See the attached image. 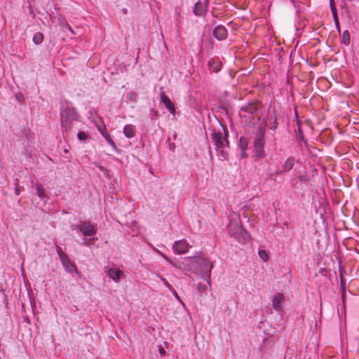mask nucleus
Instances as JSON below:
<instances>
[{"label": "nucleus", "instance_id": "e433bc0d", "mask_svg": "<svg viewBox=\"0 0 359 359\" xmlns=\"http://www.w3.org/2000/svg\"><path fill=\"white\" fill-rule=\"evenodd\" d=\"M88 236H85V238H83L82 240H81V242L80 243V245H85V246H87L88 245Z\"/></svg>", "mask_w": 359, "mask_h": 359}, {"label": "nucleus", "instance_id": "6e6552de", "mask_svg": "<svg viewBox=\"0 0 359 359\" xmlns=\"http://www.w3.org/2000/svg\"><path fill=\"white\" fill-rule=\"evenodd\" d=\"M172 248L174 252L179 255L184 254L188 252L189 245L185 240H180L174 243Z\"/></svg>", "mask_w": 359, "mask_h": 359}, {"label": "nucleus", "instance_id": "c756f323", "mask_svg": "<svg viewBox=\"0 0 359 359\" xmlns=\"http://www.w3.org/2000/svg\"><path fill=\"white\" fill-rule=\"evenodd\" d=\"M162 256L163 257V258L165 259H166L168 262H170L172 266H174L175 267H176V268H177L179 269H181V266H179L177 264H175V262H173L170 259H169L165 255H162Z\"/></svg>", "mask_w": 359, "mask_h": 359}, {"label": "nucleus", "instance_id": "6ab92c4d", "mask_svg": "<svg viewBox=\"0 0 359 359\" xmlns=\"http://www.w3.org/2000/svg\"><path fill=\"white\" fill-rule=\"evenodd\" d=\"M206 12V9L204 10L203 5L201 1H198L194 5V13L196 16H202L203 13Z\"/></svg>", "mask_w": 359, "mask_h": 359}, {"label": "nucleus", "instance_id": "49530a36", "mask_svg": "<svg viewBox=\"0 0 359 359\" xmlns=\"http://www.w3.org/2000/svg\"><path fill=\"white\" fill-rule=\"evenodd\" d=\"M163 280L165 281V285H168V286H169L168 283L166 280H165L164 279H163Z\"/></svg>", "mask_w": 359, "mask_h": 359}, {"label": "nucleus", "instance_id": "de8ad7c7", "mask_svg": "<svg viewBox=\"0 0 359 359\" xmlns=\"http://www.w3.org/2000/svg\"><path fill=\"white\" fill-rule=\"evenodd\" d=\"M25 321H26L27 323H29V320L28 318H27L25 319Z\"/></svg>", "mask_w": 359, "mask_h": 359}, {"label": "nucleus", "instance_id": "3c124183", "mask_svg": "<svg viewBox=\"0 0 359 359\" xmlns=\"http://www.w3.org/2000/svg\"><path fill=\"white\" fill-rule=\"evenodd\" d=\"M64 152L67 153V152H68V151H67V149H65V150H64Z\"/></svg>", "mask_w": 359, "mask_h": 359}, {"label": "nucleus", "instance_id": "f704fd0d", "mask_svg": "<svg viewBox=\"0 0 359 359\" xmlns=\"http://www.w3.org/2000/svg\"><path fill=\"white\" fill-rule=\"evenodd\" d=\"M298 178L300 182H306L308 180L306 175H300Z\"/></svg>", "mask_w": 359, "mask_h": 359}, {"label": "nucleus", "instance_id": "a19ab883", "mask_svg": "<svg viewBox=\"0 0 359 359\" xmlns=\"http://www.w3.org/2000/svg\"><path fill=\"white\" fill-rule=\"evenodd\" d=\"M336 25V28L338 30L339 32H340V25H339V22H338V24H335Z\"/></svg>", "mask_w": 359, "mask_h": 359}, {"label": "nucleus", "instance_id": "9b49d317", "mask_svg": "<svg viewBox=\"0 0 359 359\" xmlns=\"http://www.w3.org/2000/svg\"><path fill=\"white\" fill-rule=\"evenodd\" d=\"M98 130L100 133V134L102 135V137L106 140V141L108 142V144L113 148V149L119 153V149L117 148L115 142L113 141V140L111 138L110 135L108 133L107 129L105 127H98Z\"/></svg>", "mask_w": 359, "mask_h": 359}, {"label": "nucleus", "instance_id": "f03ea898", "mask_svg": "<svg viewBox=\"0 0 359 359\" xmlns=\"http://www.w3.org/2000/svg\"><path fill=\"white\" fill-rule=\"evenodd\" d=\"M220 125L223 129V133L220 131L217 132L214 130L211 134V138L215 145L216 150L219 152V159L223 161L227 159L228 157L226 149H229V142L228 140L229 131L225 125L221 123Z\"/></svg>", "mask_w": 359, "mask_h": 359}, {"label": "nucleus", "instance_id": "c9c22d12", "mask_svg": "<svg viewBox=\"0 0 359 359\" xmlns=\"http://www.w3.org/2000/svg\"><path fill=\"white\" fill-rule=\"evenodd\" d=\"M332 16H333V19H334V23L335 24H338L339 18H338L337 11H335V13H332Z\"/></svg>", "mask_w": 359, "mask_h": 359}, {"label": "nucleus", "instance_id": "f3484780", "mask_svg": "<svg viewBox=\"0 0 359 359\" xmlns=\"http://www.w3.org/2000/svg\"><path fill=\"white\" fill-rule=\"evenodd\" d=\"M267 126L269 128L273 131H276L277 128V117L276 115V110L269 116Z\"/></svg>", "mask_w": 359, "mask_h": 359}, {"label": "nucleus", "instance_id": "37998d69", "mask_svg": "<svg viewBox=\"0 0 359 359\" xmlns=\"http://www.w3.org/2000/svg\"><path fill=\"white\" fill-rule=\"evenodd\" d=\"M99 168H100V170L101 171H103V172H104V171H105V170H106V169H105L103 166H102V165H99Z\"/></svg>", "mask_w": 359, "mask_h": 359}, {"label": "nucleus", "instance_id": "a211bd4d", "mask_svg": "<svg viewBox=\"0 0 359 359\" xmlns=\"http://www.w3.org/2000/svg\"><path fill=\"white\" fill-rule=\"evenodd\" d=\"M294 165V158L293 157H290L286 159L284 165H283V170H280L278 174H282L283 172L290 171L291 170Z\"/></svg>", "mask_w": 359, "mask_h": 359}, {"label": "nucleus", "instance_id": "7c9ffc66", "mask_svg": "<svg viewBox=\"0 0 359 359\" xmlns=\"http://www.w3.org/2000/svg\"><path fill=\"white\" fill-rule=\"evenodd\" d=\"M330 6L332 13H335V11H337L334 0H330Z\"/></svg>", "mask_w": 359, "mask_h": 359}, {"label": "nucleus", "instance_id": "b1692460", "mask_svg": "<svg viewBox=\"0 0 359 359\" xmlns=\"http://www.w3.org/2000/svg\"><path fill=\"white\" fill-rule=\"evenodd\" d=\"M126 97L131 102L136 103L137 102V95L133 91H130L126 94Z\"/></svg>", "mask_w": 359, "mask_h": 359}, {"label": "nucleus", "instance_id": "2eb2a0df", "mask_svg": "<svg viewBox=\"0 0 359 359\" xmlns=\"http://www.w3.org/2000/svg\"><path fill=\"white\" fill-rule=\"evenodd\" d=\"M61 262L67 272L72 273V272L75 271V272L78 273V269H77L76 265L71 261V259L69 258V257L61 260Z\"/></svg>", "mask_w": 359, "mask_h": 359}, {"label": "nucleus", "instance_id": "72a5a7b5", "mask_svg": "<svg viewBox=\"0 0 359 359\" xmlns=\"http://www.w3.org/2000/svg\"><path fill=\"white\" fill-rule=\"evenodd\" d=\"M15 184V195L19 196L21 193V190H22V187H20L18 184Z\"/></svg>", "mask_w": 359, "mask_h": 359}, {"label": "nucleus", "instance_id": "f8f14e48", "mask_svg": "<svg viewBox=\"0 0 359 359\" xmlns=\"http://www.w3.org/2000/svg\"><path fill=\"white\" fill-rule=\"evenodd\" d=\"M161 100L165 106L166 109L172 115L175 114V107L170 99L163 93L161 94Z\"/></svg>", "mask_w": 359, "mask_h": 359}, {"label": "nucleus", "instance_id": "dca6fc26", "mask_svg": "<svg viewBox=\"0 0 359 359\" xmlns=\"http://www.w3.org/2000/svg\"><path fill=\"white\" fill-rule=\"evenodd\" d=\"M222 66V64L221 62L213 58L210 59L208 62V67L210 71L215 73H217L221 70Z\"/></svg>", "mask_w": 359, "mask_h": 359}, {"label": "nucleus", "instance_id": "9d476101", "mask_svg": "<svg viewBox=\"0 0 359 359\" xmlns=\"http://www.w3.org/2000/svg\"><path fill=\"white\" fill-rule=\"evenodd\" d=\"M259 107L257 104L254 102H249L246 104L243 105L241 111L247 112L248 114L252 115V118H254V115L258 111Z\"/></svg>", "mask_w": 359, "mask_h": 359}, {"label": "nucleus", "instance_id": "bb28decb", "mask_svg": "<svg viewBox=\"0 0 359 359\" xmlns=\"http://www.w3.org/2000/svg\"><path fill=\"white\" fill-rule=\"evenodd\" d=\"M297 124H298L297 133H298L299 138L302 141L306 142L305 138H304V136L303 131H302V128H301V126H300V122H299V121H297Z\"/></svg>", "mask_w": 359, "mask_h": 359}, {"label": "nucleus", "instance_id": "412c9836", "mask_svg": "<svg viewBox=\"0 0 359 359\" xmlns=\"http://www.w3.org/2000/svg\"><path fill=\"white\" fill-rule=\"evenodd\" d=\"M36 194L40 198L41 200H43L45 198H48L47 195L45 193L44 188L40 184H36Z\"/></svg>", "mask_w": 359, "mask_h": 359}, {"label": "nucleus", "instance_id": "79ce46f5", "mask_svg": "<svg viewBox=\"0 0 359 359\" xmlns=\"http://www.w3.org/2000/svg\"><path fill=\"white\" fill-rule=\"evenodd\" d=\"M208 151H209V154L210 156V158H212V151H211V148H210V146L208 147Z\"/></svg>", "mask_w": 359, "mask_h": 359}, {"label": "nucleus", "instance_id": "ea45409f", "mask_svg": "<svg viewBox=\"0 0 359 359\" xmlns=\"http://www.w3.org/2000/svg\"><path fill=\"white\" fill-rule=\"evenodd\" d=\"M159 353H160L161 355H165V351L163 348H159Z\"/></svg>", "mask_w": 359, "mask_h": 359}, {"label": "nucleus", "instance_id": "393cba45", "mask_svg": "<svg viewBox=\"0 0 359 359\" xmlns=\"http://www.w3.org/2000/svg\"><path fill=\"white\" fill-rule=\"evenodd\" d=\"M56 252H57V254L58 255V257L61 260L65 259L66 257H67L68 256L63 252V250H62V248L59 246H56Z\"/></svg>", "mask_w": 359, "mask_h": 359}, {"label": "nucleus", "instance_id": "c03bdc74", "mask_svg": "<svg viewBox=\"0 0 359 359\" xmlns=\"http://www.w3.org/2000/svg\"><path fill=\"white\" fill-rule=\"evenodd\" d=\"M208 4H209V0H205V7H207L208 6Z\"/></svg>", "mask_w": 359, "mask_h": 359}, {"label": "nucleus", "instance_id": "20e7f679", "mask_svg": "<svg viewBox=\"0 0 359 359\" xmlns=\"http://www.w3.org/2000/svg\"><path fill=\"white\" fill-rule=\"evenodd\" d=\"M264 135L265 130L263 128H259L253 141L252 157L255 158V161H261L266 156Z\"/></svg>", "mask_w": 359, "mask_h": 359}, {"label": "nucleus", "instance_id": "4be33fe9", "mask_svg": "<svg viewBox=\"0 0 359 359\" xmlns=\"http://www.w3.org/2000/svg\"><path fill=\"white\" fill-rule=\"evenodd\" d=\"M340 41L341 43L346 46H348L350 43V33L348 30L343 32Z\"/></svg>", "mask_w": 359, "mask_h": 359}, {"label": "nucleus", "instance_id": "aec40b11", "mask_svg": "<svg viewBox=\"0 0 359 359\" xmlns=\"http://www.w3.org/2000/svg\"><path fill=\"white\" fill-rule=\"evenodd\" d=\"M123 133L127 138H132L135 136V131L132 125H126L123 128Z\"/></svg>", "mask_w": 359, "mask_h": 359}, {"label": "nucleus", "instance_id": "cd10ccee", "mask_svg": "<svg viewBox=\"0 0 359 359\" xmlns=\"http://www.w3.org/2000/svg\"><path fill=\"white\" fill-rule=\"evenodd\" d=\"M97 240L98 238L97 237H95L94 236L88 238V245H87V247H90L91 245H93L95 241H97Z\"/></svg>", "mask_w": 359, "mask_h": 359}, {"label": "nucleus", "instance_id": "603ef678", "mask_svg": "<svg viewBox=\"0 0 359 359\" xmlns=\"http://www.w3.org/2000/svg\"><path fill=\"white\" fill-rule=\"evenodd\" d=\"M291 2L294 3V0H290Z\"/></svg>", "mask_w": 359, "mask_h": 359}, {"label": "nucleus", "instance_id": "8fccbe9b", "mask_svg": "<svg viewBox=\"0 0 359 359\" xmlns=\"http://www.w3.org/2000/svg\"><path fill=\"white\" fill-rule=\"evenodd\" d=\"M68 27H69V29L72 32V28L69 26H68Z\"/></svg>", "mask_w": 359, "mask_h": 359}, {"label": "nucleus", "instance_id": "2f4dec72", "mask_svg": "<svg viewBox=\"0 0 359 359\" xmlns=\"http://www.w3.org/2000/svg\"><path fill=\"white\" fill-rule=\"evenodd\" d=\"M158 116V111H155L154 109H151V119H155Z\"/></svg>", "mask_w": 359, "mask_h": 359}, {"label": "nucleus", "instance_id": "4468645a", "mask_svg": "<svg viewBox=\"0 0 359 359\" xmlns=\"http://www.w3.org/2000/svg\"><path fill=\"white\" fill-rule=\"evenodd\" d=\"M107 275L116 283H119L121 277L123 275V271L116 268H110L107 271Z\"/></svg>", "mask_w": 359, "mask_h": 359}, {"label": "nucleus", "instance_id": "0eeeda50", "mask_svg": "<svg viewBox=\"0 0 359 359\" xmlns=\"http://www.w3.org/2000/svg\"><path fill=\"white\" fill-rule=\"evenodd\" d=\"M285 302V297L282 293L276 294L272 299V307L277 312L283 311V305Z\"/></svg>", "mask_w": 359, "mask_h": 359}, {"label": "nucleus", "instance_id": "a878e982", "mask_svg": "<svg viewBox=\"0 0 359 359\" xmlns=\"http://www.w3.org/2000/svg\"><path fill=\"white\" fill-rule=\"evenodd\" d=\"M77 137L80 142H85L87 139L89 138V136L85 132L80 131L77 134Z\"/></svg>", "mask_w": 359, "mask_h": 359}, {"label": "nucleus", "instance_id": "09e8293b", "mask_svg": "<svg viewBox=\"0 0 359 359\" xmlns=\"http://www.w3.org/2000/svg\"><path fill=\"white\" fill-rule=\"evenodd\" d=\"M123 11L125 13H126V8L123 9Z\"/></svg>", "mask_w": 359, "mask_h": 359}, {"label": "nucleus", "instance_id": "f257e3e1", "mask_svg": "<svg viewBox=\"0 0 359 359\" xmlns=\"http://www.w3.org/2000/svg\"><path fill=\"white\" fill-rule=\"evenodd\" d=\"M186 262L191 266L190 271L195 273H200L202 278L208 280L210 278V273L213 268V264L208 259L203 257H187Z\"/></svg>", "mask_w": 359, "mask_h": 359}, {"label": "nucleus", "instance_id": "39448f33", "mask_svg": "<svg viewBox=\"0 0 359 359\" xmlns=\"http://www.w3.org/2000/svg\"><path fill=\"white\" fill-rule=\"evenodd\" d=\"M76 229L82 233L84 236H93L97 233V229L95 226L88 221H81Z\"/></svg>", "mask_w": 359, "mask_h": 359}, {"label": "nucleus", "instance_id": "473e14b6", "mask_svg": "<svg viewBox=\"0 0 359 359\" xmlns=\"http://www.w3.org/2000/svg\"><path fill=\"white\" fill-rule=\"evenodd\" d=\"M15 98L18 102H24L25 101V97L22 93H18L15 95Z\"/></svg>", "mask_w": 359, "mask_h": 359}, {"label": "nucleus", "instance_id": "4c0bfd02", "mask_svg": "<svg viewBox=\"0 0 359 359\" xmlns=\"http://www.w3.org/2000/svg\"><path fill=\"white\" fill-rule=\"evenodd\" d=\"M205 286L201 283L198 284L197 286V290L201 292H203L205 290Z\"/></svg>", "mask_w": 359, "mask_h": 359}, {"label": "nucleus", "instance_id": "c85d7f7f", "mask_svg": "<svg viewBox=\"0 0 359 359\" xmlns=\"http://www.w3.org/2000/svg\"><path fill=\"white\" fill-rule=\"evenodd\" d=\"M259 255L264 261H266L268 259V254L264 250L259 251Z\"/></svg>", "mask_w": 359, "mask_h": 359}, {"label": "nucleus", "instance_id": "a18cd8bd", "mask_svg": "<svg viewBox=\"0 0 359 359\" xmlns=\"http://www.w3.org/2000/svg\"><path fill=\"white\" fill-rule=\"evenodd\" d=\"M341 285H344V280H343V279H342V278L341 279Z\"/></svg>", "mask_w": 359, "mask_h": 359}, {"label": "nucleus", "instance_id": "423d86ee", "mask_svg": "<svg viewBox=\"0 0 359 359\" xmlns=\"http://www.w3.org/2000/svg\"><path fill=\"white\" fill-rule=\"evenodd\" d=\"M229 234L231 237L234 238L240 239L243 237L244 239H246L247 237L249 236V234L247 231H245L242 226L239 225H235L233 226H229Z\"/></svg>", "mask_w": 359, "mask_h": 359}, {"label": "nucleus", "instance_id": "7ed1b4c3", "mask_svg": "<svg viewBox=\"0 0 359 359\" xmlns=\"http://www.w3.org/2000/svg\"><path fill=\"white\" fill-rule=\"evenodd\" d=\"M61 127L63 135H67L68 130L71 129L73 121H79L80 115L76 109L72 107L60 109Z\"/></svg>", "mask_w": 359, "mask_h": 359}, {"label": "nucleus", "instance_id": "ddd939ff", "mask_svg": "<svg viewBox=\"0 0 359 359\" xmlns=\"http://www.w3.org/2000/svg\"><path fill=\"white\" fill-rule=\"evenodd\" d=\"M249 140L245 137H241L239 140V147L241 149V156L242 158H245L248 156L246 150L248 148Z\"/></svg>", "mask_w": 359, "mask_h": 359}, {"label": "nucleus", "instance_id": "1a4fd4ad", "mask_svg": "<svg viewBox=\"0 0 359 359\" xmlns=\"http://www.w3.org/2000/svg\"><path fill=\"white\" fill-rule=\"evenodd\" d=\"M227 29L222 25H217L213 30V36L218 41L224 40L227 37Z\"/></svg>", "mask_w": 359, "mask_h": 359}, {"label": "nucleus", "instance_id": "5701e85b", "mask_svg": "<svg viewBox=\"0 0 359 359\" xmlns=\"http://www.w3.org/2000/svg\"><path fill=\"white\" fill-rule=\"evenodd\" d=\"M43 34L41 32H36L34 34L32 41L36 45H39L43 40Z\"/></svg>", "mask_w": 359, "mask_h": 359}, {"label": "nucleus", "instance_id": "58836bf2", "mask_svg": "<svg viewBox=\"0 0 359 359\" xmlns=\"http://www.w3.org/2000/svg\"><path fill=\"white\" fill-rule=\"evenodd\" d=\"M174 296L175 297V298H176L178 301H180V302L182 303V304L183 305V306H184V307H185V304H184L182 302V301L180 299V297L178 296V294H177V293L176 292H175V293H174Z\"/></svg>", "mask_w": 359, "mask_h": 359}]
</instances>
